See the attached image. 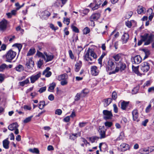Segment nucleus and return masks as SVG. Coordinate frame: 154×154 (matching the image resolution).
Here are the masks:
<instances>
[{
    "label": "nucleus",
    "mask_w": 154,
    "mask_h": 154,
    "mask_svg": "<svg viewBox=\"0 0 154 154\" xmlns=\"http://www.w3.org/2000/svg\"><path fill=\"white\" fill-rule=\"evenodd\" d=\"M112 97L113 100H116L117 97V93L115 91L113 92L112 94Z\"/></svg>",
    "instance_id": "3c124183"
},
{
    "label": "nucleus",
    "mask_w": 154,
    "mask_h": 154,
    "mask_svg": "<svg viewBox=\"0 0 154 154\" xmlns=\"http://www.w3.org/2000/svg\"><path fill=\"white\" fill-rule=\"evenodd\" d=\"M104 125L106 127H110L112 126V123L111 122H106L105 123Z\"/></svg>",
    "instance_id": "603ef678"
},
{
    "label": "nucleus",
    "mask_w": 154,
    "mask_h": 154,
    "mask_svg": "<svg viewBox=\"0 0 154 154\" xmlns=\"http://www.w3.org/2000/svg\"><path fill=\"white\" fill-rule=\"evenodd\" d=\"M140 152L142 154H147L149 153V147L143 148L140 149Z\"/></svg>",
    "instance_id": "393cba45"
},
{
    "label": "nucleus",
    "mask_w": 154,
    "mask_h": 154,
    "mask_svg": "<svg viewBox=\"0 0 154 154\" xmlns=\"http://www.w3.org/2000/svg\"><path fill=\"white\" fill-rule=\"evenodd\" d=\"M88 91L87 89H85L83 90L81 92V95L82 97H85L88 93Z\"/></svg>",
    "instance_id": "e433bc0d"
},
{
    "label": "nucleus",
    "mask_w": 154,
    "mask_h": 154,
    "mask_svg": "<svg viewBox=\"0 0 154 154\" xmlns=\"http://www.w3.org/2000/svg\"><path fill=\"white\" fill-rule=\"evenodd\" d=\"M84 59L86 61H92L93 59L90 57L89 51L87 50L86 53L84 56Z\"/></svg>",
    "instance_id": "b1692460"
},
{
    "label": "nucleus",
    "mask_w": 154,
    "mask_h": 154,
    "mask_svg": "<svg viewBox=\"0 0 154 154\" xmlns=\"http://www.w3.org/2000/svg\"><path fill=\"white\" fill-rule=\"evenodd\" d=\"M106 129H105L104 126H100L99 127L98 132L100 136V139L104 138L106 137Z\"/></svg>",
    "instance_id": "39448f33"
},
{
    "label": "nucleus",
    "mask_w": 154,
    "mask_h": 154,
    "mask_svg": "<svg viewBox=\"0 0 154 154\" xmlns=\"http://www.w3.org/2000/svg\"><path fill=\"white\" fill-rule=\"evenodd\" d=\"M64 22L67 25H68L70 22V20L69 18H64Z\"/></svg>",
    "instance_id": "69168bd1"
},
{
    "label": "nucleus",
    "mask_w": 154,
    "mask_h": 154,
    "mask_svg": "<svg viewBox=\"0 0 154 154\" xmlns=\"http://www.w3.org/2000/svg\"><path fill=\"white\" fill-rule=\"evenodd\" d=\"M150 84H151V82H150V81H146L144 84V85H143L144 88L145 86L148 87V86H149V85H150Z\"/></svg>",
    "instance_id": "338daca9"
},
{
    "label": "nucleus",
    "mask_w": 154,
    "mask_h": 154,
    "mask_svg": "<svg viewBox=\"0 0 154 154\" xmlns=\"http://www.w3.org/2000/svg\"><path fill=\"white\" fill-rule=\"evenodd\" d=\"M122 55L121 54H118L114 55L112 56L113 58L116 61H118L121 59Z\"/></svg>",
    "instance_id": "a878e982"
},
{
    "label": "nucleus",
    "mask_w": 154,
    "mask_h": 154,
    "mask_svg": "<svg viewBox=\"0 0 154 154\" xmlns=\"http://www.w3.org/2000/svg\"><path fill=\"white\" fill-rule=\"evenodd\" d=\"M8 68L7 66L5 63L2 64L0 66V72L3 71L6 68Z\"/></svg>",
    "instance_id": "79ce46f5"
},
{
    "label": "nucleus",
    "mask_w": 154,
    "mask_h": 154,
    "mask_svg": "<svg viewBox=\"0 0 154 154\" xmlns=\"http://www.w3.org/2000/svg\"><path fill=\"white\" fill-rule=\"evenodd\" d=\"M56 86V84L55 83H52L50 85L48 88V91H50L51 90H52L54 89Z\"/></svg>",
    "instance_id": "a19ab883"
},
{
    "label": "nucleus",
    "mask_w": 154,
    "mask_h": 154,
    "mask_svg": "<svg viewBox=\"0 0 154 154\" xmlns=\"http://www.w3.org/2000/svg\"><path fill=\"white\" fill-rule=\"evenodd\" d=\"M126 65L125 63L120 61L118 63V66L116 67L115 71H112L111 73H115L116 72H118L119 70L121 71H122L124 70L126 68Z\"/></svg>",
    "instance_id": "7ed1b4c3"
},
{
    "label": "nucleus",
    "mask_w": 154,
    "mask_h": 154,
    "mask_svg": "<svg viewBox=\"0 0 154 154\" xmlns=\"http://www.w3.org/2000/svg\"><path fill=\"white\" fill-rule=\"evenodd\" d=\"M142 58L140 55H137L134 58V62L135 64H139L142 61Z\"/></svg>",
    "instance_id": "aec40b11"
},
{
    "label": "nucleus",
    "mask_w": 154,
    "mask_h": 154,
    "mask_svg": "<svg viewBox=\"0 0 154 154\" xmlns=\"http://www.w3.org/2000/svg\"><path fill=\"white\" fill-rule=\"evenodd\" d=\"M129 103L128 102H125L123 101L121 103V108L122 109L125 110L126 107L128 105Z\"/></svg>",
    "instance_id": "c85d7f7f"
},
{
    "label": "nucleus",
    "mask_w": 154,
    "mask_h": 154,
    "mask_svg": "<svg viewBox=\"0 0 154 154\" xmlns=\"http://www.w3.org/2000/svg\"><path fill=\"white\" fill-rule=\"evenodd\" d=\"M81 134L80 133H78L77 134H72L71 135L69 138L70 139L74 140L76 139L78 136H80Z\"/></svg>",
    "instance_id": "7c9ffc66"
},
{
    "label": "nucleus",
    "mask_w": 154,
    "mask_h": 154,
    "mask_svg": "<svg viewBox=\"0 0 154 154\" xmlns=\"http://www.w3.org/2000/svg\"><path fill=\"white\" fill-rule=\"evenodd\" d=\"M91 74L93 75H97L99 72V70L98 69L97 67L95 66H91Z\"/></svg>",
    "instance_id": "ddd939ff"
},
{
    "label": "nucleus",
    "mask_w": 154,
    "mask_h": 154,
    "mask_svg": "<svg viewBox=\"0 0 154 154\" xmlns=\"http://www.w3.org/2000/svg\"><path fill=\"white\" fill-rule=\"evenodd\" d=\"M80 12L81 14H83L85 15H86L89 12V10L88 9H85L83 10H80Z\"/></svg>",
    "instance_id": "c03bdc74"
},
{
    "label": "nucleus",
    "mask_w": 154,
    "mask_h": 154,
    "mask_svg": "<svg viewBox=\"0 0 154 154\" xmlns=\"http://www.w3.org/2000/svg\"><path fill=\"white\" fill-rule=\"evenodd\" d=\"M89 6L92 8V9L93 11L97 9L99 7L98 4H97L96 0H94L93 3H91L90 4Z\"/></svg>",
    "instance_id": "6ab92c4d"
},
{
    "label": "nucleus",
    "mask_w": 154,
    "mask_h": 154,
    "mask_svg": "<svg viewBox=\"0 0 154 154\" xmlns=\"http://www.w3.org/2000/svg\"><path fill=\"white\" fill-rule=\"evenodd\" d=\"M150 68V64L147 62L142 63L140 66L141 70L144 73L146 72L149 70Z\"/></svg>",
    "instance_id": "20e7f679"
},
{
    "label": "nucleus",
    "mask_w": 154,
    "mask_h": 154,
    "mask_svg": "<svg viewBox=\"0 0 154 154\" xmlns=\"http://www.w3.org/2000/svg\"><path fill=\"white\" fill-rule=\"evenodd\" d=\"M46 87H44L41 88L38 91L40 93H42L46 91Z\"/></svg>",
    "instance_id": "052dcab7"
},
{
    "label": "nucleus",
    "mask_w": 154,
    "mask_h": 154,
    "mask_svg": "<svg viewBox=\"0 0 154 154\" xmlns=\"http://www.w3.org/2000/svg\"><path fill=\"white\" fill-rule=\"evenodd\" d=\"M50 15V13L48 11L45 10L41 13L40 14V17L42 19L46 20Z\"/></svg>",
    "instance_id": "9b49d317"
},
{
    "label": "nucleus",
    "mask_w": 154,
    "mask_h": 154,
    "mask_svg": "<svg viewBox=\"0 0 154 154\" xmlns=\"http://www.w3.org/2000/svg\"><path fill=\"white\" fill-rule=\"evenodd\" d=\"M133 119L134 121H137V119L138 117V110L136 109H134L132 112Z\"/></svg>",
    "instance_id": "4468645a"
},
{
    "label": "nucleus",
    "mask_w": 154,
    "mask_h": 154,
    "mask_svg": "<svg viewBox=\"0 0 154 154\" xmlns=\"http://www.w3.org/2000/svg\"><path fill=\"white\" fill-rule=\"evenodd\" d=\"M138 68L137 67H134V68H133V70L134 71V72L137 75H139L140 74L139 72L138 71Z\"/></svg>",
    "instance_id": "680f3d73"
},
{
    "label": "nucleus",
    "mask_w": 154,
    "mask_h": 154,
    "mask_svg": "<svg viewBox=\"0 0 154 154\" xmlns=\"http://www.w3.org/2000/svg\"><path fill=\"white\" fill-rule=\"evenodd\" d=\"M115 65L114 62L111 60H109L107 62V64L106 66V70L107 71H111L115 68Z\"/></svg>",
    "instance_id": "0eeeda50"
},
{
    "label": "nucleus",
    "mask_w": 154,
    "mask_h": 154,
    "mask_svg": "<svg viewBox=\"0 0 154 154\" xmlns=\"http://www.w3.org/2000/svg\"><path fill=\"white\" fill-rule=\"evenodd\" d=\"M148 92L149 93L154 92V87L149 88L148 89Z\"/></svg>",
    "instance_id": "e2e57ef3"
},
{
    "label": "nucleus",
    "mask_w": 154,
    "mask_h": 154,
    "mask_svg": "<svg viewBox=\"0 0 154 154\" xmlns=\"http://www.w3.org/2000/svg\"><path fill=\"white\" fill-rule=\"evenodd\" d=\"M81 97V94L77 93L75 97V100L78 101L79 100Z\"/></svg>",
    "instance_id": "5fc2aeb1"
},
{
    "label": "nucleus",
    "mask_w": 154,
    "mask_h": 154,
    "mask_svg": "<svg viewBox=\"0 0 154 154\" xmlns=\"http://www.w3.org/2000/svg\"><path fill=\"white\" fill-rule=\"evenodd\" d=\"M45 105L44 101H41L39 103L38 107L40 109H43Z\"/></svg>",
    "instance_id": "72a5a7b5"
},
{
    "label": "nucleus",
    "mask_w": 154,
    "mask_h": 154,
    "mask_svg": "<svg viewBox=\"0 0 154 154\" xmlns=\"http://www.w3.org/2000/svg\"><path fill=\"white\" fill-rule=\"evenodd\" d=\"M8 22L5 19H3L0 22V30L4 31L7 27Z\"/></svg>",
    "instance_id": "6e6552de"
},
{
    "label": "nucleus",
    "mask_w": 154,
    "mask_h": 154,
    "mask_svg": "<svg viewBox=\"0 0 154 154\" xmlns=\"http://www.w3.org/2000/svg\"><path fill=\"white\" fill-rule=\"evenodd\" d=\"M44 54L45 55V56L44 59L46 62L52 60L54 58V56L51 53H47L45 52H44Z\"/></svg>",
    "instance_id": "1a4fd4ad"
},
{
    "label": "nucleus",
    "mask_w": 154,
    "mask_h": 154,
    "mask_svg": "<svg viewBox=\"0 0 154 154\" xmlns=\"http://www.w3.org/2000/svg\"><path fill=\"white\" fill-rule=\"evenodd\" d=\"M129 35L127 33H125L122 37L123 43H126L129 39Z\"/></svg>",
    "instance_id": "412c9836"
},
{
    "label": "nucleus",
    "mask_w": 154,
    "mask_h": 154,
    "mask_svg": "<svg viewBox=\"0 0 154 154\" xmlns=\"http://www.w3.org/2000/svg\"><path fill=\"white\" fill-rule=\"evenodd\" d=\"M82 65V62L81 61H79L75 64V71L76 72H78L80 69Z\"/></svg>",
    "instance_id": "4be33fe9"
},
{
    "label": "nucleus",
    "mask_w": 154,
    "mask_h": 154,
    "mask_svg": "<svg viewBox=\"0 0 154 154\" xmlns=\"http://www.w3.org/2000/svg\"><path fill=\"white\" fill-rule=\"evenodd\" d=\"M71 27L73 30L74 32L76 33H78L79 32V29L76 26H73V25H72L71 26Z\"/></svg>",
    "instance_id": "4d7b16f0"
},
{
    "label": "nucleus",
    "mask_w": 154,
    "mask_h": 154,
    "mask_svg": "<svg viewBox=\"0 0 154 154\" xmlns=\"http://www.w3.org/2000/svg\"><path fill=\"white\" fill-rule=\"evenodd\" d=\"M151 105L150 104L148 106L146 107V112L147 113L149 112L151 109Z\"/></svg>",
    "instance_id": "774afa93"
},
{
    "label": "nucleus",
    "mask_w": 154,
    "mask_h": 154,
    "mask_svg": "<svg viewBox=\"0 0 154 154\" xmlns=\"http://www.w3.org/2000/svg\"><path fill=\"white\" fill-rule=\"evenodd\" d=\"M24 3L21 6H20V4L19 3H17L15 4V5L16 7H17L16 8V10H19L20 8H21V7L23 6L24 5Z\"/></svg>",
    "instance_id": "bf43d9fd"
},
{
    "label": "nucleus",
    "mask_w": 154,
    "mask_h": 154,
    "mask_svg": "<svg viewBox=\"0 0 154 154\" xmlns=\"http://www.w3.org/2000/svg\"><path fill=\"white\" fill-rule=\"evenodd\" d=\"M153 35H149L147 33L141 36V40L139 41L137 43L138 46L141 45L143 42L145 41L144 45H149L153 39Z\"/></svg>",
    "instance_id": "f257e3e1"
},
{
    "label": "nucleus",
    "mask_w": 154,
    "mask_h": 154,
    "mask_svg": "<svg viewBox=\"0 0 154 154\" xmlns=\"http://www.w3.org/2000/svg\"><path fill=\"white\" fill-rule=\"evenodd\" d=\"M16 52L11 50H9L5 54L6 61L11 62L16 56Z\"/></svg>",
    "instance_id": "f03ea898"
},
{
    "label": "nucleus",
    "mask_w": 154,
    "mask_h": 154,
    "mask_svg": "<svg viewBox=\"0 0 154 154\" xmlns=\"http://www.w3.org/2000/svg\"><path fill=\"white\" fill-rule=\"evenodd\" d=\"M120 146L122 151H125L130 149L129 145L125 143H122Z\"/></svg>",
    "instance_id": "a211bd4d"
},
{
    "label": "nucleus",
    "mask_w": 154,
    "mask_h": 154,
    "mask_svg": "<svg viewBox=\"0 0 154 154\" xmlns=\"http://www.w3.org/2000/svg\"><path fill=\"white\" fill-rule=\"evenodd\" d=\"M41 75V72H38L36 74L32 75L30 77L31 82L32 83H34L40 77Z\"/></svg>",
    "instance_id": "423d86ee"
},
{
    "label": "nucleus",
    "mask_w": 154,
    "mask_h": 154,
    "mask_svg": "<svg viewBox=\"0 0 154 154\" xmlns=\"http://www.w3.org/2000/svg\"><path fill=\"white\" fill-rule=\"evenodd\" d=\"M138 90L139 88L138 87H137L134 88L132 90V94H136L138 92Z\"/></svg>",
    "instance_id": "6e6d98bb"
},
{
    "label": "nucleus",
    "mask_w": 154,
    "mask_h": 154,
    "mask_svg": "<svg viewBox=\"0 0 154 154\" xmlns=\"http://www.w3.org/2000/svg\"><path fill=\"white\" fill-rule=\"evenodd\" d=\"M36 55L38 57H42L43 59L44 58L45 56V55L44 54L42 53H41L40 52L38 51H37V54H36Z\"/></svg>",
    "instance_id": "09e8293b"
},
{
    "label": "nucleus",
    "mask_w": 154,
    "mask_h": 154,
    "mask_svg": "<svg viewBox=\"0 0 154 154\" xmlns=\"http://www.w3.org/2000/svg\"><path fill=\"white\" fill-rule=\"evenodd\" d=\"M88 50L89 51V54H90V56L92 57L93 59H96L97 58V55L92 49L89 48Z\"/></svg>",
    "instance_id": "c756f323"
},
{
    "label": "nucleus",
    "mask_w": 154,
    "mask_h": 154,
    "mask_svg": "<svg viewBox=\"0 0 154 154\" xmlns=\"http://www.w3.org/2000/svg\"><path fill=\"white\" fill-rule=\"evenodd\" d=\"M50 68L49 67H47L43 72L42 75H45L46 77H49L51 75V72L49 71Z\"/></svg>",
    "instance_id": "2eb2a0df"
},
{
    "label": "nucleus",
    "mask_w": 154,
    "mask_h": 154,
    "mask_svg": "<svg viewBox=\"0 0 154 154\" xmlns=\"http://www.w3.org/2000/svg\"><path fill=\"white\" fill-rule=\"evenodd\" d=\"M43 63V61L42 60L40 59L37 62L38 67L40 68Z\"/></svg>",
    "instance_id": "de8ad7c7"
},
{
    "label": "nucleus",
    "mask_w": 154,
    "mask_h": 154,
    "mask_svg": "<svg viewBox=\"0 0 154 154\" xmlns=\"http://www.w3.org/2000/svg\"><path fill=\"white\" fill-rule=\"evenodd\" d=\"M66 78V75L64 74H62L58 76L57 78L58 80L59 81L64 80Z\"/></svg>",
    "instance_id": "a18cd8bd"
},
{
    "label": "nucleus",
    "mask_w": 154,
    "mask_h": 154,
    "mask_svg": "<svg viewBox=\"0 0 154 154\" xmlns=\"http://www.w3.org/2000/svg\"><path fill=\"white\" fill-rule=\"evenodd\" d=\"M133 12L131 11L127 13L126 15V17L127 19L129 18L132 15Z\"/></svg>",
    "instance_id": "13d9d810"
},
{
    "label": "nucleus",
    "mask_w": 154,
    "mask_h": 154,
    "mask_svg": "<svg viewBox=\"0 0 154 154\" xmlns=\"http://www.w3.org/2000/svg\"><path fill=\"white\" fill-rule=\"evenodd\" d=\"M13 46L15 47L18 50L19 52H20L22 48V45L20 44L16 43L13 45Z\"/></svg>",
    "instance_id": "c9c22d12"
},
{
    "label": "nucleus",
    "mask_w": 154,
    "mask_h": 154,
    "mask_svg": "<svg viewBox=\"0 0 154 154\" xmlns=\"http://www.w3.org/2000/svg\"><path fill=\"white\" fill-rule=\"evenodd\" d=\"M29 82V81L28 79H26L25 80L20 82H19V84L20 85L23 86L27 84Z\"/></svg>",
    "instance_id": "4c0bfd02"
},
{
    "label": "nucleus",
    "mask_w": 154,
    "mask_h": 154,
    "mask_svg": "<svg viewBox=\"0 0 154 154\" xmlns=\"http://www.w3.org/2000/svg\"><path fill=\"white\" fill-rule=\"evenodd\" d=\"M62 113V111L61 109H58L56 110L55 111V113L56 114H57L59 115H60Z\"/></svg>",
    "instance_id": "0e129e2a"
},
{
    "label": "nucleus",
    "mask_w": 154,
    "mask_h": 154,
    "mask_svg": "<svg viewBox=\"0 0 154 154\" xmlns=\"http://www.w3.org/2000/svg\"><path fill=\"white\" fill-rule=\"evenodd\" d=\"M35 52V50L34 48L30 49L27 54V56H30L33 55Z\"/></svg>",
    "instance_id": "2f4dec72"
},
{
    "label": "nucleus",
    "mask_w": 154,
    "mask_h": 154,
    "mask_svg": "<svg viewBox=\"0 0 154 154\" xmlns=\"http://www.w3.org/2000/svg\"><path fill=\"white\" fill-rule=\"evenodd\" d=\"M99 137L97 136H93L89 138V140L92 143H94L98 139Z\"/></svg>",
    "instance_id": "f704fd0d"
},
{
    "label": "nucleus",
    "mask_w": 154,
    "mask_h": 154,
    "mask_svg": "<svg viewBox=\"0 0 154 154\" xmlns=\"http://www.w3.org/2000/svg\"><path fill=\"white\" fill-rule=\"evenodd\" d=\"M15 69L16 71L20 72L23 71L24 68L22 65L19 64L18 66H16Z\"/></svg>",
    "instance_id": "473e14b6"
},
{
    "label": "nucleus",
    "mask_w": 154,
    "mask_h": 154,
    "mask_svg": "<svg viewBox=\"0 0 154 154\" xmlns=\"http://www.w3.org/2000/svg\"><path fill=\"white\" fill-rule=\"evenodd\" d=\"M29 151L31 152L35 153L37 154H38L39 152L38 149L36 148H34L33 149H29Z\"/></svg>",
    "instance_id": "58836bf2"
},
{
    "label": "nucleus",
    "mask_w": 154,
    "mask_h": 154,
    "mask_svg": "<svg viewBox=\"0 0 154 154\" xmlns=\"http://www.w3.org/2000/svg\"><path fill=\"white\" fill-rule=\"evenodd\" d=\"M103 113L105 116L103 117L104 119L107 120L111 119L112 115L111 111L107 110H103Z\"/></svg>",
    "instance_id": "9d476101"
},
{
    "label": "nucleus",
    "mask_w": 154,
    "mask_h": 154,
    "mask_svg": "<svg viewBox=\"0 0 154 154\" xmlns=\"http://www.w3.org/2000/svg\"><path fill=\"white\" fill-rule=\"evenodd\" d=\"M87 124L86 122H80L79 123V126L80 128H82L85 126Z\"/></svg>",
    "instance_id": "8fccbe9b"
},
{
    "label": "nucleus",
    "mask_w": 154,
    "mask_h": 154,
    "mask_svg": "<svg viewBox=\"0 0 154 154\" xmlns=\"http://www.w3.org/2000/svg\"><path fill=\"white\" fill-rule=\"evenodd\" d=\"M50 27L51 29L54 30V31L57 29H58V28L57 26H55L52 23H51L50 24Z\"/></svg>",
    "instance_id": "864d4df0"
},
{
    "label": "nucleus",
    "mask_w": 154,
    "mask_h": 154,
    "mask_svg": "<svg viewBox=\"0 0 154 154\" xmlns=\"http://www.w3.org/2000/svg\"><path fill=\"white\" fill-rule=\"evenodd\" d=\"M146 10L145 8L141 6H139L137 10V13L139 14L144 13L146 12Z\"/></svg>",
    "instance_id": "5701e85b"
},
{
    "label": "nucleus",
    "mask_w": 154,
    "mask_h": 154,
    "mask_svg": "<svg viewBox=\"0 0 154 154\" xmlns=\"http://www.w3.org/2000/svg\"><path fill=\"white\" fill-rule=\"evenodd\" d=\"M33 117V116H29L27 118H26L25 119H24L23 121V122L24 123H27L31 121V119Z\"/></svg>",
    "instance_id": "ea45409f"
},
{
    "label": "nucleus",
    "mask_w": 154,
    "mask_h": 154,
    "mask_svg": "<svg viewBox=\"0 0 154 154\" xmlns=\"http://www.w3.org/2000/svg\"><path fill=\"white\" fill-rule=\"evenodd\" d=\"M82 141L86 145V146H90V143L88 142L86 139L84 138H82Z\"/></svg>",
    "instance_id": "49530a36"
},
{
    "label": "nucleus",
    "mask_w": 154,
    "mask_h": 154,
    "mask_svg": "<svg viewBox=\"0 0 154 154\" xmlns=\"http://www.w3.org/2000/svg\"><path fill=\"white\" fill-rule=\"evenodd\" d=\"M104 106L105 107L108 106L112 102V99L110 98H109L104 100Z\"/></svg>",
    "instance_id": "cd10ccee"
},
{
    "label": "nucleus",
    "mask_w": 154,
    "mask_h": 154,
    "mask_svg": "<svg viewBox=\"0 0 154 154\" xmlns=\"http://www.w3.org/2000/svg\"><path fill=\"white\" fill-rule=\"evenodd\" d=\"M9 142L7 139H5L3 141V147L5 149H8L9 148Z\"/></svg>",
    "instance_id": "bb28decb"
},
{
    "label": "nucleus",
    "mask_w": 154,
    "mask_h": 154,
    "mask_svg": "<svg viewBox=\"0 0 154 154\" xmlns=\"http://www.w3.org/2000/svg\"><path fill=\"white\" fill-rule=\"evenodd\" d=\"M18 125L17 122L11 124L8 127L9 130L11 131H13L17 128H18Z\"/></svg>",
    "instance_id": "f3484780"
},
{
    "label": "nucleus",
    "mask_w": 154,
    "mask_h": 154,
    "mask_svg": "<svg viewBox=\"0 0 154 154\" xmlns=\"http://www.w3.org/2000/svg\"><path fill=\"white\" fill-rule=\"evenodd\" d=\"M90 29L89 28L86 27L83 30V34L85 35L87 34L90 32Z\"/></svg>",
    "instance_id": "37998d69"
},
{
    "label": "nucleus",
    "mask_w": 154,
    "mask_h": 154,
    "mask_svg": "<svg viewBox=\"0 0 154 154\" xmlns=\"http://www.w3.org/2000/svg\"><path fill=\"white\" fill-rule=\"evenodd\" d=\"M100 16V13H96L93 14L91 17V22H93L94 23L93 20H97L99 18Z\"/></svg>",
    "instance_id": "dca6fc26"
},
{
    "label": "nucleus",
    "mask_w": 154,
    "mask_h": 154,
    "mask_svg": "<svg viewBox=\"0 0 154 154\" xmlns=\"http://www.w3.org/2000/svg\"><path fill=\"white\" fill-rule=\"evenodd\" d=\"M26 66L29 69H32L34 66V62L31 58H29L27 60Z\"/></svg>",
    "instance_id": "f8f14e48"
}]
</instances>
